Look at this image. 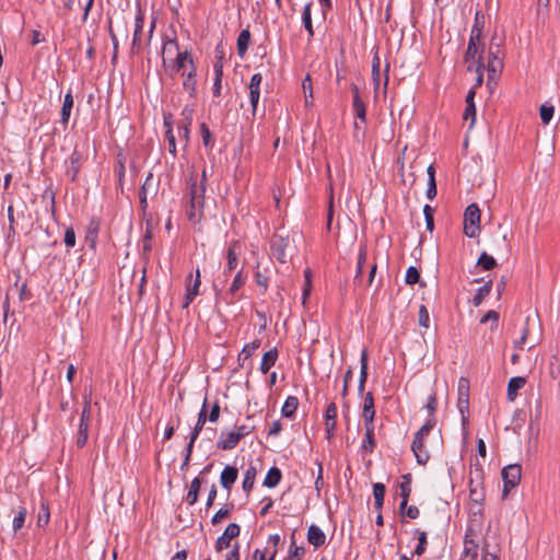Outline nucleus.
<instances>
[{
    "mask_svg": "<svg viewBox=\"0 0 560 560\" xmlns=\"http://www.w3.org/2000/svg\"><path fill=\"white\" fill-rule=\"evenodd\" d=\"M206 189L207 176L206 170L202 171V180L199 184H192L190 187V201L187 209L188 220L192 224H200L206 219L205 205H206Z\"/></svg>",
    "mask_w": 560,
    "mask_h": 560,
    "instance_id": "f257e3e1",
    "label": "nucleus"
},
{
    "mask_svg": "<svg viewBox=\"0 0 560 560\" xmlns=\"http://www.w3.org/2000/svg\"><path fill=\"white\" fill-rule=\"evenodd\" d=\"M481 211L477 203L469 205L464 212V234L470 238L480 233Z\"/></svg>",
    "mask_w": 560,
    "mask_h": 560,
    "instance_id": "f03ea898",
    "label": "nucleus"
},
{
    "mask_svg": "<svg viewBox=\"0 0 560 560\" xmlns=\"http://www.w3.org/2000/svg\"><path fill=\"white\" fill-rule=\"evenodd\" d=\"M501 476L503 480L502 498L505 499L509 492L520 483L522 466L520 464L508 465L502 469Z\"/></svg>",
    "mask_w": 560,
    "mask_h": 560,
    "instance_id": "7ed1b4c3",
    "label": "nucleus"
},
{
    "mask_svg": "<svg viewBox=\"0 0 560 560\" xmlns=\"http://www.w3.org/2000/svg\"><path fill=\"white\" fill-rule=\"evenodd\" d=\"M290 247L289 234L276 232L270 240V253L279 262H287L288 248Z\"/></svg>",
    "mask_w": 560,
    "mask_h": 560,
    "instance_id": "20e7f679",
    "label": "nucleus"
},
{
    "mask_svg": "<svg viewBox=\"0 0 560 560\" xmlns=\"http://www.w3.org/2000/svg\"><path fill=\"white\" fill-rule=\"evenodd\" d=\"M457 407L462 415L463 422L467 420L466 412L469 409V381L460 377L457 387Z\"/></svg>",
    "mask_w": 560,
    "mask_h": 560,
    "instance_id": "39448f33",
    "label": "nucleus"
},
{
    "mask_svg": "<svg viewBox=\"0 0 560 560\" xmlns=\"http://www.w3.org/2000/svg\"><path fill=\"white\" fill-rule=\"evenodd\" d=\"M241 533V527L236 523H231L226 526L223 534L215 541V549L221 551L231 545V540L236 538Z\"/></svg>",
    "mask_w": 560,
    "mask_h": 560,
    "instance_id": "423d86ee",
    "label": "nucleus"
},
{
    "mask_svg": "<svg viewBox=\"0 0 560 560\" xmlns=\"http://www.w3.org/2000/svg\"><path fill=\"white\" fill-rule=\"evenodd\" d=\"M481 39L469 37L467 49L464 54V60L468 65L475 63L478 57L483 55L485 45L480 44Z\"/></svg>",
    "mask_w": 560,
    "mask_h": 560,
    "instance_id": "0eeeda50",
    "label": "nucleus"
},
{
    "mask_svg": "<svg viewBox=\"0 0 560 560\" xmlns=\"http://www.w3.org/2000/svg\"><path fill=\"white\" fill-rule=\"evenodd\" d=\"M352 91V108L355 114V117L360 119L362 122H366V106L363 100L361 98L359 88L355 83H351Z\"/></svg>",
    "mask_w": 560,
    "mask_h": 560,
    "instance_id": "6e6552de",
    "label": "nucleus"
},
{
    "mask_svg": "<svg viewBox=\"0 0 560 560\" xmlns=\"http://www.w3.org/2000/svg\"><path fill=\"white\" fill-rule=\"evenodd\" d=\"M306 538H307V541L311 545H313L314 548H316V549L320 548L326 542V535H325V533L320 529V527H318L315 524H312L308 527L307 534H306Z\"/></svg>",
    "mask_w": 560,
    "mask_h": 560,
    "instance_id": "1a4fd4ad",
    "label": "nucleus"
},
{
    "mask_svg": "<svg viewBox=\"0 0 560 560\" xmlns=\"http://www.w3.org/2000/svg\"><path fill=\"white\" fill-rule=\"evenodd\" d=\"M237 476H238V470L236 467L225 466L220 476L221 486L225 490L230 491L232 489L234 482L236 481Z\"/></svg>",
    "mask_w": 560,
    "mask_h": 560,
    "instance_id": "9d476101",
    "label": "nucleus"
},
{
    "mask_svg": "<svg viewBox=\"0 0 560 560\" xmlns=\"http://www.w3.org/2000/svg\"><path fill=\"white\" fill-rule=\"evenodd\" d=\"M475 96L476 91L474 89H470L466 95V108L464 110L463 119L468 120L470 119V127L474 126L476 121V105H475Z\"/></svg>",
    "mask_w": 560,
    "mask_h": 560,
    "instance_id": "9b49d317",
    "label": "nucleus"
},
{
    "mask_svg": "<svg viewBox=\"0 0 560 560\" xmlns=\"http://www.w3.org/2000/svg\"><path fill=\"white\" fill-rule=\"evenodd\" d=\"M179 52L177 42L174 39H167L164 42L162 47V59L165 67L174 60L175 56Z\"/></svg>",
    "mask_w": 560,
    "mask_h": 560,
    "instance_id": "f8f14e48",
    "label": "nucleus"
},
{
    "mask_svg": "<svg viewBox=\"0 0 560 560\" xmlns=\"http://www.w3.org/2000/svg\"><path fill=\"white\" fill-rule=\"evenodd\" d=\"M380 47H374V54L372 58V82L374 92L377 93L381 84V59L378 56Z\"/></svg>",
    "mask_w": 560,
    "mask_h": 560,
    "instance_id": "ddd939ff",
    "label": "nucleus"
},
{
    "mask_svg": "<svg viewBox=\"0 0 560 560\" xmlns=\"http://www.w3.org/2000/svg\"><path fill=\"white\" fill-rule=\"evenodd\" d=\"M206 420H207V397H205L202 408L199 412L198 421L195 425L194 431L191 432L190 441L187 446V451H188L187 457L189 456L192 444H194L195 440L197 439L202 425L206 423Z\"/></svg>",
    "mask_w": 560,
    "mask_h": 560,
    "instance_id": "4468645a",
    "label": "nucleus"
},
{
    "mask_svg": "<svg viewBox=\"0 0 560 560\" xmlns=\"http://www.w3.org/2000/svg\"><path fill=\"white\" fill-rule=\"evenodd\" d=\"M240 442V435L235 433V431L232 432H225L222 431L220 439L217 443V446L221 450H232Z\"/></svg>",
    "mask_w": 560,
    "mask_h": 560,
    "instance_id": "2eb2a0df",
    "label": "nucleus"
},
{
    "mask_svg": "<svg viewBox=\"0 0 560 560\" xmlns=\"http://www.w3.org/2000/svg\"><path fill=\"white\" fill-rule=\"evenodd\" d=\"M81 153L74 150L67 162L68 165L66 174L71 180H75L78 176L81 165Z\"/></svg>",
    "mask_w": 560,
    "mask_h": 560,
    "instance_id": "dca6fc26",
    "label": "nucleus"
},
{
    "mask_svg": "<svg viewBox=\"0 0 560 560\" xmlns=\"http://www.w3.org/2000/svg\"><path fill=\"white\" fill-rule=\"evenodd\" d=\"M468 72H475L477 74L476 82L471 89L476 91L477 88L481 86L483 83V71H485V61L481 55L478 57L475 63H470L467 66Z\"/></svg>",
    "mask_w": 560,
    "mask_h": 560,
    "instance_id": "f3484780",
    "label": "nucleus"
},
{
    "mask_svg": "<svg viewBox=\"0 0 560 560\" xmlns=\"http://www.w3.org/2000/svg\"><path fill=\"white\" fill-rule=\"evenodd\" d=\"M525 384H526V380L523 376L511 377L509 383H508V389H506L508 400L509 401H514L516 396H517V392L522 387H524Z\"/></svg>",
    "mask_w": 560,
    "mask_h": 560,
    "instance_id": "a211bd4d",
    "label": "nucleus"
},
{
    "mask_svg": "<svg viewBox=\"0 0 560 560\" xmlns=\"http://www.w3.org/2000/svg\"><path fill=\"white\" fill-rule=\"evenodd\" d=\"M279 352L277 348L270 349L265 352L261 359L259 370L262 374H267L269 370L276 364Z\"/></svg>",
    "mask_w": 560,
    "mask_h": 560,
    "instance_id": "6ab92c4d",
    "label": "nucleus"
},
{
    "mask_svg": "<svg viewBox=\"0 0 560 560\" xmlns=\"http://www.w3.org/2000/svg\"><path fill=\"white\" fill-rule=\"evenodd\" d=\"M199 287H200V272L199 269L196 270V278L194 281L189 282L187 284V291H186V301L184 303V307H187L192 300L199 294Z\"/></svg>",
    "mask_w": 560,
    "mask_h": 560,
    "instance_id": "aec40b11",
    "label": "nucleus"
},
{
    "mask_svg": "<svg viewBox=\"0 0 560 560\" xmlns=\"http://www.w3.org/2000/svg\"><path fill=\"white\" fill-rule=\"evenodd\" d=\"M312 5H313L312 1L307 2L304 5L303 12H302V23H303L304 28L307 32L308 40H311L314 37V27H313V22H312Z\"/></svg>",
    "mask_w": 560,
    "mask_h": 560,
    "instance_id": "412c9836",
    "label": "nucleus"
},
{
    "mask_svg": "<svg viewBox=\"0 0 560 560\" xmlns=\"http://www.w3.org/2000/svg\"><path fill=\"white\" fill-rule=\"evenodd\" d=\"M282 479V471L277 466H272L267 471V475L264 479L262 485L267 488H275L277 487Z\"/></svg>",
    "mask_w": 560,
    "mask_h": 560,
    "instance_id": "4be33fe9",
    "label": "nucleus"
},
{
    "mask_svg": "<svg viewBox=\"0 0 560 560\" xmlns=\"http://www.w3.org/2000/svg\"><path fill=\"white\" fill-rule=\"evenodd\" d=\"M411 451L416 457V460L419 465H425L430 459V454L424 447V442L420 440V444L417 447L416 440L413 439L411 444Z\"/></svg>",
    "mask_w": 560,
    "mask_h": 560,
    "instance_id": "5701e85b",
    "label": "nucleus"
},
{
    "mask_svg": "<svg viewBox=\"0 0 560 560\" xmlns=\"http://www.w3.org/2000/svg\"><path fill=\"white\" fill-rule=\"evenodd\" d=\"M299 407V399L296 396H288L281 408V413L284 418L292 419L295 416Z\"/></svg>",
    "mask_w": 560,
    "mask_h": 560,
    "instance_id": "b1692460",
    "label": "nucleus"
},
{
    "mask_svg": "<svg viewBox=\"0 0 560 560\" xmlns=\"http://www.w3.org/2000/svg\"><path fill=\"white\" fill-rule=\"evenodd\" d=\"M483 27L485 14L480 10H477L475 13L474 24L471 26L470 37L481 39Z\"/></svg>",
    "mask_w": 560,
    "mask_h": 560,
    "instance_id": "393cba45",
    "label": "nucleus"
},
{
    "mask_svg": "<svg viewBox=\"0 0 560 560\" xmlns=\"http://www.w3.org/2000/svg\"><path fill=\"white\" fill-rule=\"evenodd\" d=\"M504 43V37H500L497 33L493 34L489 44L488 56L491 57H502L504 58V51L502 49V45Z\"/></svg>",
    "mask_w": 560,
    "mask_h": 560,
    "instance_id": "a878e982",
    "label": "nucleus"
},
{
    "mask_svg": "<svg viewBox=\"0 0 560 560\" xmlns=\"http://www.w3.org/2000/svg\"><path fill=\"white\" fill-rule=\"evenodd\" d=\"M492 285V279H488L487 281H485L483 285L477 290L476 294L472 298L474 306L477 307L482 303V301L491 293Z\"/></svg>",
    "mask_w": 560,
    "mask_h": 560,
    "instance_id": "bb28decb",
    "label": "nucleus"
},
{
    "mask_svg": "<svg viewBox=\"0 0 560 560\" xmlns=\"http://www.w3.org/2000/svg\"><path fill=\"white\" fill-rule=\"evenodd\" d=\"M187 62H191L187 51H179L175 56L174 60L168 63L167 67H171V70L173 72H179L182 70H186Z\"/></svg>",
    "mask_w": 560,
    "mask_h": 560,
    "instance_id": "cd10ccee",
    "label": "nucleus"
},
{
    "mask_svg": "<svg viewBox=\"0 0 560 560\" xmlns=\"http://www.w3.org/2000/svg\"><path fill=\"white\" fill-rule=\"evenodd\" d=\"M256 476H257V468L254 465H249V467L244 472V479H243V483H242V488L247 494L254 488Z\"/></svg>",
    "mask_w": 560,
    "mask_h": 560,
    "instance_id": "c85d7f7f",
    "label": "nucleus"
},
{
    "mask_svg": "<svg viewBox=\"0 0 560 560\" xmlns=\"http://www.w3.org/2000/svg\"><path fill=\"white\" fill-rule=\"evenodd\" d=\"M72 108H73V96H72L71 91H69L65 95L63 104H62L61 113H60V115H61V122H62L63 126L68 125V121H69L70 115H71Z\"/></svg>",
    "mask_w": 560,
    "mask_h": 560,
    "instance_id": "c756f323",
    "label": "nucleus"
},
{
    "mask_svg": "<svg viewBox=\"0 0 560 560\" xmlns=\"http://www.w3.org/2000/svg\"><path fill=\"white\" fill-rule=\"evenodd\" d=\"M385 493L386 487L384 483L376 482L373 485L374 508L377 511H382L383 509Z\"/></svg>",
    "mask_w": 560,
    "mask_h": 560,
    "instance_id": "7c9ffc66",
    "label": "nucleus"
},
{
    "mask_svg": "<svg viewBox=\"0 0 560 560\" xmlns=\"http://www.w3.org/2000/svg\"><path fill=\"white\" fill-rule=\"evenodd\" d=\"M435 424H436V418L425 420V422L422 424V427L415 434V440H416L417 446L420 444V440H422V442H424L425 436H428L430 434V432L435 427Z\"/></svg>",
    "mask_w": 560,
    "mask_h": 560,
    "instance_id": "2f4dec72",
    "label": "nucleus"
},
{
    "mask_svg": "<svg viewBox=\"0 0 560 560\" xmlns=\"http://www.w3.org/2000/svg\"><path fill=\"white\" fill-rule=\"evenodd\" d=\"M249 43H250V33L247 28L243 30L240 33V35L237 37V42H236L237 54L240 57L245 56V54L248 49Z\"/></svg>",
    "mask_w": 560,
    "mask_h": 560,
    "instance_id": "473e14b6",
    "label": "nucleus"
},
{
    "mask_svg": "<svg viewBox=\"0 0 560 560\" xmlns=\"http://www.w3.org/2000/svg\"><path fill=\"white\" fill-rule=\"evenodd\" d=\"M143 24H144L143 13L141 12V10H138V13H137L136 20H135V32H133V40H132L133 48L139 46L141 43V34H142V30H143Z\"/></svg>",
    "mask_w": 560,
    "mask_h": 560,
    "instance_id": "72a5a7b5",
    "label": "nucleus"
},
{
    "mask_svg": "<svg viewBox=\"0 0 560 560\" xmlns=\"http://www.w3.org/2000/svg\"><path fill=\"white\" fill-rule=\"evenodd\" d=\"M401 479H402V481L398 485L399 495L404 500H409L410 494H411V482H412L411 474L402 475Z\"/></svg>",
    "mask_w": 560,
    "mask_h": 560,
    "instance_id": "f704fd0d",
    "label": "nucleus"
},
{
    "mask_svg": "<svg viewBox=\"0 0 560 560\" xmlns=\"http://www.w3.org/2000/svg\"><path fill=\"white\" fill-rule=\"evenodd\" d=\"M477 267L485 271H490L497 267V260L486 252H482L477 260Z\"/></svg>",
    "mask_w": 560,
    "mask_h": 560,
    "instance_id": "c9c22d12",
    "label": "nucleus"
},
{
    "mask_svg": "<svg viewBox=\"0 0 560 560\" xmlns=\"http://www.w3.org/2000/svg\"><path fill=\"white\" fill-rule=\"evenodd\" d=\"M376 447V440L374 431L364 432L361 450L364 453H373Z\"/></svg>",
    "mask_w": 560,
    "mask_h": 560,
    "instance_id": "e433bc0d",
    "label": "nucleus"
},
{
    "mask_svg": "<svg viewBox=\"0 0 560 560\" xmlns=\"http://www.w3.org/2000/svg\"><path fill=\"white\" fill-rule=\"evenodd\" d=\"M416 534L418 535V545L416 546L412 556L421 557L427 550V533L424 530L416 529Z\"/></svg>",
    "mask_w": 560,
    "mask_h": 560,
    "instance_id": "4c0bfd02",
    "label": "nucleus"
},
{
    "mask_svg": "<svg viewBox=\"0 0 560 560\" xmlns=\"http://www.w3.org/2000/svg\"><path fill=\"white\" fill-rule=\"evenodd\" d=\"M362 416L375 417L374 396L372 392H368L364 396Z\"/></svg>",
    "mask_w": 560,
    "mask_h": 560,
    "instance_id": "58836bf2",
    "label": "nucleus"
},
{
    "mask_svg": "<svg viewBox=\"0 0 560 560\" xmlns=\"http://www.w3.org/2000/svg\"><path fill=\"white\" fill-rule=\"evenodd\" d=\"M259 347V339H255L254 341L246 343L238 354V361H246Z\"/></svg>",
    "mask_w": 560,
    "mask_h": 560,
    "instance_id": "ea45409f",
    "label": "nucleus"
},
{
    "mask_svg": "<svg viewBox=\"0 0 560 560\" xmlns=\"http://www.w3.org/2000/svg\"><path fill=\"white\" fill-rule=\"evenodd\" d=\"M292 544L289 549V555L285 560H302L305 555V548L302 546H295L294 535L291 536Z\"/></svg>",
    "mask_w": 560,
    "mask_h": 560,
    "instance_id": "a19ab883",
    "label": "nucleus"
},
{
    "mask_svg": "<svg viewBox=\"0 0 560 560\" xmlns=\"http://www.w3.org/2000/svg\"><path fill=\"white\" fill-rule=\"evenodd\" d=\"M503 58L502 57H491L488 56V62L487 66H485V69L488 72H502L503 70Z\"/></svg>",
    "mask_w": 560,
    "mask_h": 560,
    "instance_id": "79ce46f5",
    "label": "nucleus"
},
{
    "mask_svg": "<svg viewBox=\"0 0 560 560\" xmlns=\"http://www.w3.org/2000/svg\"><path fill=\"white\" fill-rule=\"evenodd\" d=\"M200 477L195 478L189 487V491L186 497V501L188 504L192 505L197 501L198 491L200 489Z\"/></svg>",
    "mask_w": 560,
    "mask_h": 560,
    "instance_id": "37998d69",
    "label": "nucleus"
},
{
    "mask_svg": "<svg viewBox=\"0 0 560 560\" xmlns=\"http://www.w3.org/2000/svg\"><path fill=\"white\" fill-rule=\"evenodd\" d=\"M26 515H27L26 508L20 506L16 512V515L14 516L13 522H12V527H13L14 533L20 530L24 526Z\"/></svg>",
    "mask_w": 560,
    "mask_h": 560,
    "instance_id": "c03bdc74",
    "label": "nucleus"
},
{
    "mask_svg": "<svg viewBox=\"0 0 560 560\" xmlns=\"http://www.w3.org/2000/svg\"><path fill=\"white\" fill-rule=\"evenodd\" d=\"M156 190H158L156 184L154 183L153 175L150 173L147 176V178L141 187L140 195H145V196L153 195L156 192Z\"/></svg>",
    "mask_w": 560,
    "mask_h": 560,
    "instance_id": "a18cd8bd",
    "label": "nucleus"
},
{
    "mask_svg": "<svg viewBox=\"0 0 560 560\" xmlns=\"http://www.w3.org/2000/svg\"><path fill=\"white\" fill-rule=\"evenodd\" d=\"M360 364H361V368H360L359 381L366 383V380H368V376H369V373H368V371H369V355H368V351L365 349L361 353Z\"/></svg>",
    "mask_w": 560,
    "mask_h": 560,
    "instance_id": "49530a36",
    "label": "nucleus"
},
{
    "mask_svg": "<svg viewBox=\"0 0 560 560\" xmlns=\"http://www.w3.org/2000/svg\"><path fill=\"white\" fill-rule=\"evenodd\" d=\"M553 113L555 107L552 105H548L547 103H545L540 106L539 115L544 125H548L551 121Z\"/></svg>",
    "mask_w": 560,
    "mask_h": 560,
    "instance_id": "de8ad7c7",
    "label": "nucleus"
},
{
    "mask_svg": "<svg viewBox=\"0 0 560 560\" xmlns=\"http://www.w3.org/2000/svg\"><path fill=\"white\" fill-rule=\"evenodd\" d=\"M255 281L257 285L262 289L261 294H265L268 290L269 277L266 272L259 270V266H257V270L255 271Z\"/></svg>",
    "mask_w": 560,
    "mask_h": 560,
    "instance_id": "09e8293b",
    "label": "nucleus"
},
{
    "mask_svg": "<svg viewBox=\"0 0 560 560\" xmlns=\"http://www.w3.org/2000/svg\"><path fill=\"white\" fill-rule=\"evenodd\" d=\"M421 279L420 271L417 267L410 266L407 269L405 281L407 284L413 285L416 283H419Z\"/></svg>",
    "mask_w": 560,
    "mask_h": 560,
    "instance_id": "8fccbe9b",
    "label": "nucleus"
},
{
    "mask_svg": "<svg viewBox=\"0 0 560 560\" xmlns=\"http://www.w3.org/2000/svg\"><path fill=\"white\" fill-rule=\"evenodd\" d=\"M89 424L80 423L75 444L78 447H83L88 441Z\"/></svg>",
    "mask_w": 560,
    "mask_h": 560,
    "instance_id": "3c124183",
    "label": "nucleus"
},
{
    "mask_svg": "<svg viewBox=\"0 0 560 560\" xmlns=\"http://www.w3.org/2000/svg\"><path fill=\"white\" fill-rule=\"evenodd\" d=\"M49 509L48 505L45 502H42L38 515H37V525L39 527L45 526L49 522Z\"/></svg>",
    "mask_w": 560,
    "mask_h": 560,
    "instance_id": "603ef678",
    "label": "nucleus"
},
{
    "mask_svg": "<svg viewBox=\"0 0 560 560\" xmlns=\"http://www.w3.org/2000/svg\"><path fill=\"white\" fill-rule=\"evenodd\" d=\"M91 416H92L91 397L84 396V406H83V410L81 413L80 423L90 424Z\"/></svg>",
    "mask_w": 560,
    "mask_h": 560,
    "instance_id": "864d4df0",
    "label": "nucleus"
},
{
    "mask_svg": "<svg viewBox=\"0 0 560 560\" xmlns=\"http://www.w3.org/2000/svg\"><path fill=\"white\" fill-rule=\"evenodd\" d=\"M165 126L167 128L166 132H165V137L167 140L168 151H170V153L175 154L176 153V140H175L173 130L166 119H165Z\"/></svg>",
    "mask_w": 560,
    "mask_h": 560,
    "instance_id": "5fc2aeb1",
    "label": "nucleus"
},
{
    "mask_svg": "<svg viewBox=\"0 0 560 560\" xmlns=\"http://www.w3.org/2000/svg\"><path fill=\"white\" fill-rule=\"evenodd\" d=\"M425 408H427L428 413H429V418L428 419L436 418L435 417V411L438 409V397H436L435 393H432L428 397V401H427Z\"/></svg>",
    "mask_w": 560,
    "mask_h": 560,
    "instance_id": "6e6d98bb",
    "label": "nucleus"
},
{
    "mask_svg": "<svg viewBox=\"0 0 560 560\" xmlns=\"http://www.w3.org/2000/svg\"><path fill=\"white\" fill-rule=\"evenodd\" d=\"M499 317H500V315L497 311L490 310L481 317L480 324H485V323L491 320L492 322L491 329L493 330L498 327Z\"/></svg>",
    "mask_w": 560,
    "mask_h": 560,
    "instance_id": "4d7b16f0",
    "label": "nucleus"
},
{
    "mask_svg": "<svg viewBox=\"0 0 560 560\" xmlns=\"http://www.w3.org/2000/svg\"><path fill=\"white\" fill-rule=\"evenodd\" d=\"M469 498L474 503L482 505L486 499L485 489H469Z\"/></svg>",
    "mask_w": 560,
    "mask_h": 560,
    "instance_id": "13d9d810",
    "label": "nucleus"
},
{
    "mask_svg": "<svg viewBox=\"0 0 560 560\" xmlns=\"http://www.w3.org/2000/svg\"><path fill=\"white\" fill-rule=\"evenodd\" d=\"M418 323L421 327L428 328L430 323V315L427 306L421 304L419 307V318Z\"/></svg>",
    "mask_w": 560,
    "mask_h": 560,
    "instance_id": "bf43d9fd",
    "label": "nucleus"
},
{
    "mask_svg": "<svg viewBox=\"0 0 560 560\" xmlns=\"http://www.w3.org/2000/svg\"><path fill=\"white\" fill-rule=\"evenodd\" d=\"M470 480L482 481L485 479L483 468L479 463H476L470 469Z\"/></svg>",
    "mask_w": 560,
    "mask_h": 560,
    "instance_id": "052dcab7",
    "label": "nucleus"
},
{
    "mask_svg": "<svg viewBox=\"0 0 560 560\" xmlns=\"http://www.w3.org/2000/svg\"><path fill=\"white\" fill-rule=\"evenodd\" d=\"M464 553L466 556H470L471 560L477 559V557H478V545H476L474 542V540H471V539L470 540L466 539L465 540Z\"/></svg>",
    "mask_w": 560,
    "mask_h": 560,
    "instance_id": "680f3d73",
    "label": "nucleus"
},
{
    "mask_svg": "<svg viewBox=\"0 0 560 560\" xmlns=\"http://www.w3.org/2000/svg\"><path fill=\"white\" fill-rule=\"evenodd\" d=\"M529 320H530V316H527L526 317V322H525L526 326L523 328L522 336L520 337L518 340L514 341V348L515 349H520V350L523 349V346L526 342V339H527L528 334H529V330H528Z\"/></svg>",
    "mask_w": 560,
    "mask_h": 560,
    "instance_id": "e2e57ef3",
    "label": "nucleus"
},
{
    "mask_svg": "<svg viewBox=\"0 0 560 560\" xmlns=\"http://www.w3.org/2000/svg\"><path fill=\"white\" fill-rule=\"evenodd\" d=\"M324 418H325V423L336 422L337 406L335 402L328 404V406L326 407V410H325Z\"/></svg>",
    "mask_w": 560,
    "mask_h": 560,
    "instance_id": "0e129e2a",
    "label": "nucleus"
},
{
    "mask_svg": "<svg viewBox=\"0 0 560 560\" xmlns=\"http://www.w3.org/2000/svg\"><path fill=\"white\" fill-rule=\"evenodd\" d=\"M226 258H228L229 271L234 270L237 266V256H236L235 252L233 250V248H231V247L228 248Z\"/></svg>",
    "mask_w": 560,
    "mask_h": 560,
    "instance_id": "69168bd1",
    "label": "nucleus"
},
{
    "mask_svg": "<svg viewBox=\"0 0 560 560\" xmlns=\"http://www.w3.org/2000/svg\"><path fill=\"white\" fill-rule=\"evenodd\" d=\"M63 242L67 247L71 248L75 245V233L72 228H68L65 232Z\"/></svg>",
    "mask_w": 560,
    "mask_h": 560,
    "instance_id": "338daca9",
    "label": "nucleus"
},
{
    "mask_svg": "<svg viewBox=\"0 0 560 560\" xmlns=\"http://www.w3.org/2000/svg\"><path fill=\"white\" fill-rule=\"evenodd\" d=\"M225 560H240V544L235 542L232 549L226 553Z\"/></svg>",
    "mask_w": 560,
    "mask_h": 560,
    "instance_id": "774afa93",
    "label": "nucleus"
}]
</instances>
